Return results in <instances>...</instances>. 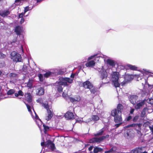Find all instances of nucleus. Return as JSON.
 Instances as JSON below:
<instances>
[{"mask_svg":"<svg viewBox=\"0 0 153 153\" xmlns=\"http://www.w3.org/2000/svg\"><path fill=\"white\" fill-rule=\"evenodd\" d=\"M124 108L123 106L121 104L119 103L117 105L116 108L111 111V115L114 117V121L115 123H118L114 126L116 127V128L119 127L123 123L122 114Z\"/></svg>","mask_w":153,"mask_h":153,"instance_id":"f257e3e1","label":"nucleus"},{"mask_svg":"<svg viewBox=\"0 0 153 153\" xmlns=\"http://www.w3.org/2000/svg\"><path fill=\"white\" fill-rule=\"evenodd\" d=\"M26 105L28 109V111L30 112L31 115L32 116V118L33 119H35L36 120V124L38 126L39 128H40V126L42 124V122L41 120L39 119L38 116H37L36 113L34 111V109H33V110L34 111V114L35 116H34L33 114L32 113V112L31 110V107L28 104H26Z\"/></svg>","mask_w":153,"mask_h":153,"instance_id":"f03ea898","label":"nucleus"},{"mask_svg":"<svg viewBox=\"0 0 153 153\" xmlns=\"http://www.w3.org/2000/svg\"><path fill=\"white\" fill-rule=\"evenodd\" d=\"M42 106L45 108L47 111V116L46 117V120L48 121L51 119L53 117V113L52 110H51V107L49 105L47 102L43 103Z\"/></svg>","mask_w":153,"mask_h":153,"instance_id":"7ed1b4c3","label":"nucleus"},{"mask_svg":"<svg viewBox=\"0 0 153 153\" xmlns=\"http://www.w3.org/2000/svg\"><path fill=\"white\" fill-rule=\"evenodd\" d=\"M10 58L14 62H21L22 59L21 55L15 51H13L10 53Z\"/></svg>","mask_w":153,"mask_h":153,"instance_id":"20e7f679","label":"nucleus"},{"mask_svg":"<svg viewBox=\"0 0 153 153\" xmlns=\"http://www.w3.org/2000/svg\"><path fill=\"white\" fill-rule=\"evenodd\" d=\"M83 85L85 88H88L90 89V91L91 94H94L96 92V89L95 88H93V85L89 81H87L84 82Z\"/></svg>","mask_w":153,"mask_h":153,"instance_id":"39448f33","label":"nucleus"},{"mask_svg":"<svg viewBox=\"0 0 153 153\" xmlns=\"http://www.w3.org/2000/svg\"><path fill=\"white\" fill-rule=\"evenodd\" d=\"M134 76L132 75L125 74L124 75V80L121 83V85H124L126 83L130 82L134 79Z\"/></svg>","mask_w":153,"mask_h":153,"instance_id":"423d86ee","label":"nucleus"},{"mask_svg":"<svg viewBox=\"0 0 153 153\" xmlns=\"http://www.w3.org/2000/svg\"><path fill=\"white\" fill-rule=\"evenodd\" d=\"M55 85L58 91L61 93L62 91L63 87L68 85V84L65 82H59L55 83Z\"/></svg>","mask_w":153,"mask_h":153,"instance_id":"0eeeda50","label":"nucleus"},{"mask_svg":"<svg viewBox=\"0 0 153 153\" xmlns=\"http://www.w3.org/2000/svg\"><path fill=\"white\" fill-rule=\"evenodd\" d=\"M64 116L67 120L73 119L75 118L74 114L69 111H67L65 113Z\"/></svg>","mask_w":153,"mask_h":153,"instance_id":"6e6552de","label":"nucleus"},{"mask_svg":"<svg viewBox=\"0 0 153 153\" xmlns=\"http://www.w3.org/2000/svg\"><path fill=\"white\" fill-rule=\"evenodd\" d=\"M100 75L101 79H106L107 77V74L106 71L102 68L101 69V71H100Z\"/></svg>","mask_w":153,"mask_h":153,"instance_id":"1a4fd4ad","label":"nucleus"},{"mask_svg":"<svg viewBox=\"0 0 153 153\" xmlns=\"http://www.w3.org/2000/svg\"><path fill=\"white\" fill-rule=\"evenodd\" d=\"M112 80H118L120 76L119 72L113 71L111 74Z\"/></svg>","mask_w":153,"mask_h":153,"instance_id":"9d476101","label":"nucleus"},{"mask_svg":"<svg viewBox=\"0 0 153 153\" xmlns=\"http://www.w3.org/2000/svg\"><path fill=\"white\" fill-rule=\"evenodd\" d=\"M109 136L108 134H107L105 136H102L99 137H96V143H99L103 142L104 140L108 138Z\"/></svg>","mask_w":153,"mask_h":153,"instance_id":"9b49d317","label":"nucleus"},{"mask_svg":"<svg viewBox=\"0 0 153 153\" xmlns=\"http://www.w3.org/2000/svg\"><path fill=\"white\" fill-rule=\"evenodd\" d=\"M47 146L49 147L52 151L56 148L54 144L53 143L52 141L50 140H48L47 142V143L46 145Z\"/></svg>","mask_w":153,"mask_h":153,"instance_id":"f8f14e48","label":"nucleus"},{"mask_svg":"<svg viewBox=\"0 0 153 153\" xmlns=\"http://www.w3.org/2000/svg\"><path fill=\"white\" fill-rule=\"evenodd\" d=\"M107 65H109L112 67H114L115 65V63L114 61L112 59H108L106 61Z\"/></svg>","mask_w":153,"mask_h":153,"instance_id":"ddd939ff","label":"nucleus"},{"mask_svg":"<svg viewBox=\"0 0 153 153\" xmlns=\"http://www.w3.org/2000/svg\"><path fill=\"white\" fill-rule=\"evenodd\" d=\"M137 97L136 96L132 95L130 97V101L131 102L133 105H135L137 101Z\"/></svg>","mask_w":153,"mask_h":153,"instance_id":"4468645a","label":"nucleus"},{"mask_svg":"<svg viewBox=\"0 0 153 153\" xmlns=\"http://www.w3.org/2000/svg\"><path fill=\"white\" fill-rule=\"evenodd\" d=\"M145 101L143 100L141 102L138 103L135 106V108L136 109H140L144 105Z\"/></svg>","mask_w":153,"mask_h":153,"instance_id":"2eb2a0df","label":"nucleus"},{"mask_svg":"<svg viewBox=\"0 0 153 153\" xmlns=\"http://www.w3.org/2000/svg\"><path fill=\"white\" fill-rule=\"evenodd\" d=\"M14 32L16 33L17 35H20L22 32V30L21 27L19 26H16L15 28Z\"/></svg>","mask_w":153,"mask_h":153,"instance_id":"dca6fc26","label":"nucleus"},{"mask_svg":"<svg viewBox=\"0 0 153 153\" xmlns=\"http://www.w3.org/2000/svg\"><path fill=\"white\" fill-rule=\"evenodd\" d=\"M36 94L37 95L40 96L44 94V90L42 88H39L36 90Z\"/></svg>","mask_w":153,"mask_h":153,"instance_id":"f3484780","label":"nucleus"},{"mask_svg":"<svg viewBox=\"0 0 153 153\" xmlns=\"http://www.w3.org/2000/svg\"><path fill=\"white\" fill-rule=\"evenodd\" d=\"M95 62L94 60H91L87 62L85 64V65L87 67H93L94 66Z\"/></svg>","mask_w":153,"mask_h":153,"instance_id":"a211bd4d","label":"nucleus"},{"mask_svg":"<svg viewBox=\"0 0 153 153\" xmlns=\"http://www.w3.org/2000/svg\"><path fill=\"white\" fill-rule=\"evenodd\" d=\"M142 147H136L131 151V153H139L141 152Z\"/></svg>","mask_w":153,"mask_h":153,"instance_id":"6ab92c4d","label":"nucleus"},{"mask_svg":"<svg viewBox=\"0 0 153 153\" xmlns=\"http://www.w3.org/2000/svg\"><path fill=\"white\" fill-rule=\"evenodd\" d=\"M126 67L128 68L127 69H129L131 70L136 71L137 70V67L130 64H127Z\"/></svg>","mask_w":153,"mask_h":153,"instance_id":"aec40b11","label":"nucleus"},{"mask_svg":"<svg viewBox=\"0 0 153 153\" xmlns=\"http://www.w3.org/2000/svg\"><path fill=\"white\" fill-rule=\"evenodd\" d=\"M10 12L8 10H4L0 13V15L3 17H5L10 14Z\"/></svg>","mask_w":153,"mask_h":153,"instance_id":"412c9836","label":"nucleus"},{"mask_svg":"<svg viewBox=\"0 0 153 153\" xmlns=\"http://www.w3.org/2000/svg\"><path fill=\"white\" fill-rule=\"evenodd\" d=\"M62 80L63 81V82H66V83L68 82L69 83H72L73 80V79H71L67 77H65L63 78H62Z\"/></svg>","mask_w":153,"mask_h":153,"instance_id":"4be33fe9","label":"nucleus"},{"mask_svg":"<svg viewBox=\"0 0 153 153\" xmlns=\"http://www.w3.org/2000/svg\"><path fill=\"white\" fill-rule=\"evenodd\" d=\"M26 100L28 102H30L32 101V96L30 94L28 93L25 95Z\"/></svg>","mask_w":153,"mask_h":153,"instance_id":"5701e85b","label":"nucleus"},{"mask_svg":"<svg viewBox=\"0 0 153 153\" xmlns=\"http://www.w3.org/2000/svg\"><path fill=\"white\" fill-rule=\"evenodd\" d=\"M147 110H148V109L146 108H145L143 109L140 114L141 117H143L145 116H146V111Z\"/></svg>","mask_w":153,"mask_h":153,"instance_id":"b1692460","label":"nucleus"},{"mask_svg":"<svg viewBox=\"0 0 153 153\" xmlns=\"http://www.w3.org/2000/svg\"><path fill=\"white\" fill-rule=\"evenodd\" d=\"M53 73L50 71L46 72L44 74V76L46 78H48L51 76H52Z\"/></svg>","mask_w":153,"mask_h":153,"instance_id":"393cba45","label":"nucleus"},{"mask_svg":"<svg viewBox=\"0 0 153 153\" xmlns=\"http://www.w3.org/2000/svg\"><path fill=\"white\" fill-rule=\"evenodd\" d=\"M24 95V93L21 90H19L18 93H15V95L16 97H18L19 96H23Z\"/></svg>","mask_w":153,"mask_h":153,"instance_id":"a878e982","label":"nucleus"},{"mask_svg":"<svg viewBox=\"0 0 153 153\" xmlns=\"http://www.w3.org/2000/svg\"><path fill=\"white\" fill-rule=\"evenodd\" d=\"M114 86L116 87H119L120 86V84L118 82V80H112Z\"/></svg>","mask_w":153,"mask_h":153,"instance_id":"bb28decb","label":"nucleus"},{"mask_svg":"<svg viewBox=\"0 0 153 153\" xmlns=\"http://www.w3.org/2000/svg\"><path fill=\"white\" fill-rule=\"evenodd\" d=\"M15 91L13 89H11L8 91L7 94L8 95H12V94H15Z\"/></svg>","mask_w":153,"mask_h":153,"instance_id":"cd10ccee","label":"nucleus"},{"mask_svg":"<svg viewBox=\"0 0 153 153\" xmlns=\"http://www.w3.org/2000/svg\"><path fill=\"white\" fill-rule=\"evenodd\" d=\"M43 126L44 130V132L46 134V133L47 131L49 130V127L48 126L45 125V124H43Z\"/></svg>","mask_w":153,"mask_h":153,"instance_id":"c85d7f7f","label":"nucleus"},{"mask_svg":"<svg viewBox=\"0 0 153 153\" xmlns=\"http://www.w3.org/2000/svg\"><path fill=\"white\" fill-rule=\"evenodd\" d=\"M142 124L140 123L136 124V128H137V130H141V127Z\"/></svg>","mask_w":153,"mask_h":153,"instance_id":"c756f323","label":"nucleus"},{"mask_svg":"<svg viewBox=\"0 0 153 153\" xmlns=\"http://www.w3.org/2000/svg\"><path fill=\"white\" fill-rule=\"evenodd\" d=\"M104 132V130L103 129H102L100 130V131L96 134L97 136H101L102 135Z\"/></svg>","mask_w":153,"mask_h":153,"instance_id":"7c9ffc66","label":"nucleus"},{"mask_svg":"<svg viewBox=\"0 0 153 153\" xmlns=\"http://www.w3.org/2000/svg\"><path fill=\"white\" fill-rule=\"evenodd\" d=\"M139 118V116L138 115L135 116L133 119V121L134 122H136L137 121Z\"/></svg>","mask_w":153,"mask_h":153,"instance_id":"2f4dec72","label":"nucleus"},{"mask_svg":"<svg viewBox=\"0 0 153 153\" xmlns=\"http://www.w3.org/2000/svg\"><path fill=\"white\" fill-rule=\"evenodd\" d=\"M33 8L32 7L31 8L29 7L28 6H27L25 7L24 10V13H25L28 11L31 10Z\"/></svg>","mask_w":153,"mask_h":153,"instance_id":"473e14b6","label":"nucleus"},{"mask_svg":"<svg viewBox=\"0 0 153 153\" xmlns=\"http://www.w3.org/2000/svg\"><path fill=\"white\" fill-rule=\"evenodd\" d=\"M38 76L39 79L40 81L42 82L44 80L43 75L42 74H39L38 75Z\"/></svg>","mask_w":153,"mask_h":153,"instance_id":"72a5a7b5","label":"nucleus"},{"mask_svg":"<svg viewBox=\"0 0 153 153\" xmlns=\"http://www.w3.org/2000/svg\"><path fill=\"white\" fill-rule=\"evenodd\" d=\"M103 150L102 149L96 146V153H97L99 152H101Z\"/></svg>","mask_w":153,"mask_h":153,"instance_id":"f704fd0d","label":"nucleus"},{"mask_svg":"<svg viewBox=\"0 0 153 153\" xmlns=\"http://www.w3.org/2000/svg\"><path fill=\"white\" fill-rule=\"evenodd\" d=\"M6 56L5 54L2 53L0 51V59H2L4 58Z\"/></svg>","mask_w":153,"mask_h":153,"instance_id":"c9c22d12","label":"nucleus"},{"mask_svg":"<svg viewBox=\"0 0 153 153\" xmlns=\"http://www.w3.org/2000/svg\"><path fill=\"white\" fill-rule=\"evenodd\" d=\"M74 98L76 102L77 101H79L81 99L80 97L79 96H76L74 97Z\"/></svg>","mask_w":153,"mask_h":153,"instance_id":"e433bc0d","label":"nucleus"},{"mask_svg":"<svg viewBox=\"0 0 153 153\" xmlns=\"http://www.w3.org/2000/svg\"><path fill=\"white\" fill-rule=\"evenodd\" d=\"M96 142V137H94L89 140V142L90 143H94Z\"/></svg>","mask_w":153,"mask_h":153,"instance_id":"4c0bfd02","label":"nucleus"},{"mask_svg":"<svg viewBox=\"0 0 153 153\" xmlns=\"http://www.w3.org/2000/svg\"><path fill=\"white\" fill-rule=\"evenodd\" d=\"M32 83L31 81H29L27 82V86L29 88H31L32 86Z\"/></svg>","mask_w":153,"mask_h":153,"instance_id":"58836bf2","label":"nucleus"},{"mask_svg":"<svg viewBox=\"0 0 153 153\" xmlns=\"http://www.w3.org/2000/svg\"><path fill=\"white\" fill-rule=\"evenodd\" d=\"M25 14V13L24 12L19 14V18H23V16H24Z\"/></svg>","mask_w":153,"mask_h":153,"instance_id":"ea45409f","label":"nucleus"},{"mask_svg":"<svg viewBox=\"0 0 153 153\" xmlns=\"http://www.w3.org/2000/svg\"><path fill=\"white\" fill-rule=\"evenodd\" d=\"M114 149V147H112L111 149H110L109 150L106 151L105 152H106V153L112 152L115 151V150Z\"/></svg>","mask_w":153,"mask_h":153,"instance_id":"a19ab883","label":"nucleus"},{"mask_svg":"<svg viewBox=\"0 0 153 153\" xmlns=\"http://www.w3.org/2000/svg\"><path fill=\"white\" fill-rule=\"evenodd\" d=\"M96 56V54H94L93 56H91L89 57L88 59V60H90L91 59H93Z\"/></svg>","mask_w":153,"mask_h":153,"instance_id":"79ce46f5","label":"nucleus"},{"mask_svg":"<svg viewBox=\"0 0 153 153\" xmlns=\"http://www.w3.org/2000/svg\"><path fill=\"white\" fill-rule=\"evenodd\" d=\"M90 120H94L95 122L96 121V115H93Z\"/></svg>","mask_w":153,"mask_h":153,"instance_id":"37998d69","label":"nucleus"},{"mask_svg":"<svg viewBox=\"0 0 153 153\" xmlns=\"http://www.w3.org/2000/svg\"><path fill=\"white\" fill-rule=\"evenodd\" d=\"M36 102L41 103H42V98H39L36 100Z\"/></svg>","mask_w":153,"mask_h":153,"instance_id":"c03bdc74","label":"nucleus"},{"mask_svg":"<svg viewBox=\"0 0 153 153\" xmlns=\"http://www.w3.org/2000/svg\"><path fill=\"white\" fill-rule=\"evenodd\" d=\"M136 126V124L133 123L132 124H130L128 126V127H135Z\"/></svg>","mask_w":153,"mask_h":153,"instance_id":"a18cd8bd","label":"nucleus"},{"mask_svg":"<svg viewBox=\"0 0 153 153\" xmlns=\"http://www.w3.org/2000/svg\"><path fill=\"white\" fill-rule=\"evenodd\" d=\"M141 130H137V133L138 134L140 135V136H141L142 135V133L140 131Z\"/></svg>","mask_w":153,"mask_h":153,"instance_id":"49530a36","label":"nucleus"},{"mask_svg":"<svg viewBox=\"0 0 153 153\" xmlns=\"http://www.w3.org/2000/svg\"><path fill=\"white\" fill-rule=\"evenodd\" d=\"M70 100L71 102L73 103H75V102H76L74 98L71 97L70 98Z\"/></svg>","mask_w":153,"mask_h":153,"instance_id":"de8ad7c7","label":"nucleus"},{"mask_svg":"<svg viewBox=\"0 0 153 153\" xmlns=\"http://www.w3.org/2000/svg\"><path fill=\"white\" fill-rule=\"evenodd\" d=\"M17 42L16 39L14 40L13 41V42H11V44L13 45L14 46H16V45H15L14 44L16 42Z\"/></svg>","mask_w":153,"mask_h":153,"instance_id":"09e8293b","label":"nucleus"},{"mask_svg":"<svg viewBox=\"0 0 153 153\" xmlns=\"http://www.w3.org/2000/svg\"><path fill=\"white\" fill-rule=\"evenodd\" d=\"M25 21V19L24 18H21V20L20 21V23L21 24H22Z\"/></svg>","mask_w":153,"mask_h":153,"instance_id":"8fccbe9b","label":"nucleus"},{"mask_svg":"<svg viewBox=\"0 0 153 153\" xmlns=\"http://www.w3.org/2000/svg\"><path fill=\"white\" fill-rule=\"evenodd\" d=\"M131 118L132 117L131 116H129L126 118V120L127 121H129L131 119Z\"/></svg>","mask_w":153,"mask_h":153,"instance_id":"3c124183","label":"nucleus"},{"mask_svg":"<svg viewBox=\"0 0 153 153\" xmlns=\"http://www.w3.org/2000/svg\"><path fill=\"white\" fill-rule=\"evenodd\" d=\"M149 128L151 131L153 133V125L149 126Z\"/></svg>","mask_w":153,"mask_h":153,"instance_id":"603ef678","label":"nucleus"},{"mask_svg":"<svg viewBox=\"0 0 153 153\" xmlns=\"http://www.w3.org/2000/svg\"><path fill=\"white\" fill-rule=\"evenodd\" d=\"M134 108H131V110L130 111V114H133V113L134 111Z\"/></svg>","mask_w":153,"mask_h":153,"instance_id":"864d4df0","label":"nucleus"},{"mask_svg":"<svg viewBox=\"0 0 153 153\" xmlns=\"http://www.w3.org/2000/svg\"><path fill=\"white\" fill-rule=\"evenodd\" d=\"M63 74H64L63 72L61 71H59L57 73L58 74H60V75H62Z\"/></svg>","mask_w":153,"mask_h":153,"instance_id":"5fc2aeb1","label":"nucleus"},{"mask_svg":"<svg viewBox=\"0 0 153 153\" xmlns=\"http://www.w3.org/2000/svg\"><path fill=\"white\" fill-rule=\"evenodd\" d=\"M149 102L151 104H153V99H149Z\"/></svg>","mask_w":153,"mask_h":153,"instance_id":"6e6d98bb","label":"nucleus"},{"mask_svg":"<svg viewBox=\"0 0 153 153\" xmlns=\"http://www.w3.org/2000/svg\"><path fill=\"white\" fill-rule=\"evenodd\" d=\"M43 140V142H41V146H44L45 145L46 146V145L44 143V141Z\"/></svg>","mask_w":153,"mask_h":153,"instance_id":"4d7b16f0","label":"nucleus"},{"mask_svg":"<svg viewBox=\"0 0 153 153\" xmlns=\"http://www.w3.org/2000/svg\"><path fill=\"white\" fill-rule=\"evenodd\" d=\"M67 95V93L63 92L62 94V96L64 97H66V95Z\"/></svg>","mask_w":153,"mask_h":153,"instance_id":"13d9d810","label":"nucleus"},{"mask_svg":"<svg viewBox=\"0 0 153 153\" xmlns=\"http://www.w3.org/2000/svg\"><path fill=\"white\" fill-rule=\"evenodd\" d=\"M93 149V146H91L88 148V150L90 151H91Z\"/></svg>","mask_w":153,"mask_h":153,"instance_id":"bf43d9fd","label":"nucleus"},{"mask_svg":"<svg viewBox=\"0 0 153 153\" xmlns=\"http://www.w3.org/2000/svg\"><path fill=\"white\" fill-rule=\"evenodd\" d=\"M75 74H72L71 76V77L72 78H74V77Z\"/></svg>","mask_w":153,"mask_h":153,"instance_id":"052dcab7","label":"nucleus"},{"mask_svg":"<svg viewBox=\"0 0 153 153\" xmlns=\"http://www.w3.org/2000/svg\"><path fill=\"white\" fill-rule=\"evenodd\" d=\"M3 74H4L2 71L0 70V76L2 75Z\"/></svg>","mask_w":153,"mask_h":153,"instance_id":"680f3d73","label":"nucleus"},{"mask_svg":"<svg viewBox=\"0 0 153 153\" xmlns=\"http://www.w3.org/2000/svg\"><path fill=\"white\" fill-rule=\"evenodd\" d=\"M11 76H16V74H15L14 73H12L11 74Z\"/></svg>","mask_w":153,"mask_h":153,"instance_id":"e2e57ef3","label":"nucleus"},{"mask_svg":"<svg viewBox=\"0 0 153 153\" xmlns=\"http://www.w3.org/2000/svg\"><path fill=\"white\" fill-rule=\"evenodd\" d=\"M20 49H21V50H22V52H23V48L22 45L21 46Z\"/></svg>","mask_w":153,"mask_h":153,"instance_id":"0e129e2a","label":"nucleus"},{"mask_svg":"<svg viewBox=\"0 0 153 153\" xmlns=\"http://www.w3.org/2000/svg\"><path fill=\"white\" fill-rule=\"evenodd\" d=\"M79 122V123H81V121L79 120H76V123Z\"/></svg>","mask_w":153,"mask_h":153,"instance_id":"69168bd1","label":"nucleus"},{"mask_svg":"<svg viewBox=\"0 0 153 153\" xmlns=\"http://www.w3.org/2000/svg\"><path fill=\"white\" fill-rule=\"evenodd\" d=\"M56 152L57 153H63L62 152H60L58 150H57L56 151Z\"/></svg>","mask_w":153,"mask_h":153,"instance_id":"338daca9","label":"nucleus"},{"mask_svg":"<svg viewBox=\"0 0 153 153\" xmlns=\"http://www.w3.org/2000/svg\"><path fill=\"white\" fill-rule=\"evenodd\" d=\"M94 153H96V147H94Z\"/></svg>","mask_w":153,"mask_h":153,"instance_id":"774afa93","label":"nucleus"}]
</instances>
